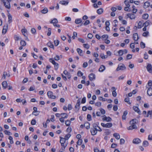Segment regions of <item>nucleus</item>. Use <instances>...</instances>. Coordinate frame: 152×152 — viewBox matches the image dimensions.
<instances>
[{
  "instance_id": "1",
  "label": "nucleus",
  "mask_w": 152,
  "mask_h": 152,
  "mask_svg": "<svg viewBox=\"0 0 152 152\" xmlns=\"http://www.w3.org/2000/svg\"><path fill=\"white\" fill-rule=\"evenodd\" d=\"M138 120L136 119H134L130 121L129 122V124L132 125L127 127V129L128 130H132L134 129H136L137 126L136 124L138 123Z\"/></svg>"
},
{
  "instance_id": "2",
  "label": "nucleus",
  "mask_w": 152,
  "mask_h": 152,
  "mask_svg": "<svg viewBox=\"0 0 152 152\" xmlns=\"http://www.w3.org/2000/svg\"><path fill=\"white\" fill-rule=\"evenodd\" d=\"M3 2L4 5L7 8L10 9V2L12 0H1Z\"/></svg>"
},
{
  "instance_id": "3",
  "label": "nucleus",
  "mask_w": 152,
  "mask_h": 152,
  "mask_svg": "<svg viewBox=\"0 0 152 152\" xmlns=\"http://www.w3.org/2000/svg\"><path fill=\"white\" fill-rule=\"evenodd\" d=\"M126 69V67L123 64H120L116 68V71H118L120 70H124Z\"/></svg>"
},
{
  "instance_id": "4",
  "label": "nucleus",
  "mask_w": 152,
  "mask_h": 152,
  "mask_svg": "<svg viewBox=\"0 0 152 152\" xmlns=\"http://www.w3.org/2000/svg\"><path fill=\"white\" fill-rule=\"evenodd\" d=\"M101 125L104 127L110 128L113 126V124L111 123H107L105 124L104 123H101Z\"/></svg>"
},
{
  "instance_id": "5",
  "label": "nucleus",
  "mask_w": 152,
  "mask_h": 152,
  "mask_svg": "<svg viewBox=\"0 0 152 152\" xmlns=\"http://www.w3.org/2000/svg\"><path fill=\"white\" fill-rule=\"evenodd\" d=\"M53 93L52 91H49L47 92V95L49 98L51 99H55L56 96L53 95Z\"/></svg>"
},
{
  "instance_id": "6",
  "label": "nucleus",
  "mask_w": 152,
  "mask_h": 152,
  "mask_svg": "<svg viewBox=\"0 0 152 152\" xmlns=\"http://www.w3.org/2000/svg\"><path fill=\"white\" fill-rule=\"evenodd\" d=\"M61 115H65V116L62 117V118H60L59 119L60 121L62 123H63L64 122V118H66L68 117V115L66 113H61Z\"/></svg>"
},
{
  "instance_id": "7",
  "label": "nucleus",
  "mask_w": 152,
  "mask_h": 152,
  "mask_svg": "<svg viewBox=\"0 0 152 152\" xmlns=\"http://www.w3.org/2000/svg\"><path fill=\"white\" fill-rule=\"evenodd\" d=\"M146 69L148 71L149 73H152V66L151 64H148L146 67Z\"/></svg>"
},
{
  "instance_id": "8",
  "label": "nucleus",
  "mask_w": 152,
  "mask_h": 152,
  "mask_svg": "<svg viewBox=\"0 0 152 152\" xmlns=\"http://www.w3.org/2000/svg\"><path fill=\"white\" fill-rule=\"evenodd\" d=\"M88 77L90 80L91 81H92L95 79V75L93 73H91L89 75Z\"/></svg>"
},
{
  "instance_id": "9",
  "label": "nucleus",
  "mask_w": 152,
  "mask_h": 152,
  "mask_svg": "<svg viewBox=\"0 0 152 152\" xmlns=\"http://www.w3.org/2000/svg\"><path fill=\"white\" fill-rule=\"evenodd\" d=\"M145 117H149L150 119L152 118V110H149L147 112L146 115H144Z\"/></svg>"
},
{
  "instance_id": "10",
  "label": "nucleus",
  "mask_w": 152,
  "mask_h": 152,
  "mask_svg": "<svg viewBox=\"0 0 152 152\" xmlns=\"http://www.w3.org/2000/svg\"><path fill=\"white\" fill-rule=\"evenodd\" d=\"M60 142L61 143V145L62 146L64 147V144L65 142V138L61 137H60Z\"/></svg>"
},
{
  "instance_id": "11",
  "label": "nucleus",
  "mask_w": 152,
  "mask_h": 152,
  "mask_svg": "<svg viewBox=\"0 0 152 152\" xmlns=\"http://www.w3.org/2000/svg\"><path fill=\"white\" fill-rule=\"evenodd\" d=\"M97 129L91 128V129L90 132L92 135H94L96 134L97 133Z\"/></svg>"
},
{
  "instance_id": "12",
  "label": "nucleus",
  "mask_w": 152,
  "mask_h": 152,
  "mask_svg": "<svg viewBox=\"0 0 152 152\" xmlns=\"http://www.w3.org/2000/svg\"><path fill=\"white\" fill-rule=\"evenodd\" d=\"M133 108L135 112L139 114H140V111L138 107L134 106L133 107Z\"/></svg>"
},
{
  "instance_id": "13",
  "label": "nucleus",
  "mask_w": 152,
  "mask_h": 152,
  "mask_svg": "<svg viewBox=\"0 0 152 152\" xmlns=\"http://www.w3.org/2000/svg\"><path fill=\"white\" fill-rule=\"evenodd\" d=\"M141 142V140L138 138L134 139L133 140V143L135 144H138Z\"/></svg>"
},
{
  "instance_id": "14",
  "label": "nucleus",
  "mask_w": 152,
  "mask_h": 152,
  "mask_svg": "<svg viewBox=\"0 0 152 152\" xmlns=\"http://www.w3.org/2000/svg\"><path fill=\"white\" fill-rule=\"evenodd\" d=\"M133 38L135 41H137L139 39L138 34L137 33L134 34L133 35Z\"/></svg>"
},
{
  "instance_id": "15",
  "label": "nucleus",
  "mask_w": 152,
  "mask_h": 152,
  "mask_svg": "<svg viewBox=\"0 0 152 152\" xmlns=\"http://www.w3.org/2000/svg\"><path fill=\"white\" fill-rule=\"evenodd\" d=\"M127 16L131 19H134L135 18V15L133 14L129 13Z\"/></svg>"
},
{
  "instance_id": "16",
  "label": "nucleus",
  "mask_w": 152,
  "mask_h": 152,
  "mask_svg": "<svg viewBox=\"0 0 152 152\" xmlns=\"http://www.w3.org/2000/svg\"><path fill=\"white\" fill-rule=\"evenodd\" d=\"M147 94L149 96H152V88L151 87L149 88L147 91Z\"/></svg>"
},
{
  "instance_id": "17",
  "label": "nucleus",
  "mask_w": 152,
  "mask_h": 152,
  "mask_svg": "<svg viewBox=\"0 0 152 152\" xmlns=\"http://www.w3.org/2000/svg\"><path fill=\"white\" fill-rule=\"evenodd\" d=\"M104 116H105V117L102 118V120L103 121H106L107 122H110L112 121V118L110 117H107L105 115Z\"/></svg>"
},
{
  "instance_id": "18",
  "label": "nucleus",
  "mask_w": 152,
  "mask_h": 152,
  "mask_svg": "<svg viewBox=\"0 0 152 152\" xmlns=\"http://www.w3.org/2000/svg\"><path fill=\"white\" fill-rule=\"evenodd\" d=\"M2 85L3 89H6L7 86V82L6 81H4L2 83Z\"/></svg>"
},
{
  "instance_id": "19",
  "label": "nucleus",
  "mask_w": 152,
  "mask_h": 152,
  "mask_svg": "<svg viewBox=\"0 0 152 152\" xmlns=\"http://www.w3.org/2000/svg\"><path fill=\"white\" fill-rule=\"evenodd\" d=\"M80 100L78 99L77 101V103L75 106V108L79 109L80 108Z\"/></svg>"
},
{
  "instance_id": "20",
  "label": "nucleus",
  "mask_w": 152,
  "mask_h": 152,
  "mask_svg": "<svg viewBox=\"0 0 152 152\" xmlns=\"http://www.w3.org/2000/svg\"><path fill=\"white\" fill-rule=\"evenodd\" d=\"M105 66L103 65H101L99 69V71L100 72H103L105 69Z\"/></svg>"
},
{
  "instance_id": "21",
  "label": "nucleus",
  "mask_w": 152,
  "mask_h": 152,
  "mask_svg": "<svg viewBox=\"0 0 152 152\" xmlns=\"http://www.w3.org/2000/svg\"><path fill=\"white\" fill-rule=\"evenodd\" d=\"M10 74H7L6 72H4V74L2 77V79H5L6 76L8 77H10Z\"/></svg>"
},
{
  "instance_id": "22",
  "label": "nucleus",
  "mask_w": 152,
  "mask_h": 152,
  "mask_svg": "<svg viewBox=\"0 0 152 152\" xmlns=\"http://www.w3.org/2000/svg\"><path fill=\"white\" fill-rule=\"evenodd\" d=\"M48 12V10L47 8L45 7L41 11V12L42 14H45L47 13Z\"/></svg>"
},
{
  "instance_id": "23",
  "label": "nucleus",
  "mask_w": 152,
  "mask_h": 152,
  "mask_svg": "<svg viewBox=\"0 0 152 152\" xmlns=\"http://www.w3.org/2000/svg\"><path fill=\"white\" fill-rule=\"evenodd\" d=\"M8 26L7 25H5L4 26L2 30V33H3L4 32V30H5L4 34L6 33L7 30L8 28Z\"/></svg>"
},
{
  "instance_id": "24",
  "label": "nucleus",
  "mask_w": 152,
  "mask_h": 152,
  "mask_svg": "<svg viewBox=\"0 0 152 152\" xmlns=\"http://www.w3.org/2000/svg\"><path fill=\"white\" fill-rule=\"evenodd\" d=\"M150 5V3L149 2L147 1L145 2L144 4V8H147Z\"/></svg>"
},
{
  "instance_id": "25",
  "label": "nucleus",
  "mask_w": 152,
  "mask_h": 152,
  "mask_svg": "<svg viewBox=\"0 0 152 152\" xmlns=\"http://www.w3.org/2000/svg\"><path fill=\"white\" fill-rule=\"evenodd\" d=\"M84 126L87 129H88L90 128V124L88 122H87L85 123Z\"/></svg>"
},
{
  "instance_id": "26",
  "label": "nucleus",
  "mask_w": 152,
  "mask_h": 152,
  "mask_svg": "<svg viewBox=\"0 0 152 152\" xmlns=\"http://www.w3.org/2000/svg\"><path fill=\"white\" fill-rule=\"evenodd\" d=\"M113 136L117 140H118L120 138V136L118 133H114L113 134Z\"/></svg>"
},
{
  "instance_id": "27",
  "label": "nucleus",
  "mask_w": 152,
  "mask_h": 152,
  "mask_svg": "<svg viewBox=\"0 0 152 152\" xmlns=\"http://www.w3.org/2000/svg\"><path fill=\"white\" fill-rule=\"evenodd\" d=\"M59 3L62 5H66L68 4L69 2L65 1H60Z\"/></svg>"
},
{
  "instance_id": "28",
  "label": "nucleus",
  "mask_w": 152,
  "mask_h": 152,
  "mask_svg": "<svg viewBox=\"0 0 152 152\" xmlns=\"http://www.w3.org/2000/svg\"><path fill=\"white\" fill-rule=\"evenodd\" d=\"M103 9L102 8H101L98 9L97 10L96 12L98 14L100 15L103 12Z\"/></svg>"
},
{
  "instance_id": "29",
  "label": "nucleus",
  "mask_w": 152,
  "mask_h": 152,
  "mask_svg": "<svg viewBox=\"0 0 152 152\" xmlns=\"http://www.w3.org/2000/svg\"><path fill=\"white\" fill-rule=\"evenodd\" d=\"M82 22V20L81 19H77L75 20V23L77 24H78L81 23Z\"/></svg>"
},
{
  "instance_id": "30",
  "label": "nucleus",
  "mask_w": 152,
  "mask_h": 152,
  "mask_svg": "<svg viewBox=\"0 0 152 152\" xmlns=\"http://www.w3.org/2000/svg\"><path fill=\"white\" fill-rule=\"evenodd\" d=\"M47 45L48 47H50L51 48L54 49V45L50 42H48L47 44Z\"/></svg>"
},
{
  "instance_id": "31",
  "label": "nucleus",
  "mask_w": 152,
  "mask_h": 152,
  "mask_svg": "<svg viewBox=\"0 0 152 152\" xmlns=\"http://www.w3.org/2000/svg\"><path fill=\"white\" fill-rule=\"evenodd\" d=\"M148 17V15L147 14H144L142 16V18L143 19L147 20Z\"/></svg>"
},
{
  "instance_id": "32",
  "label": "nucleus",
  "mask_w": 152,
  "mask_h": 152,
  "mask_svg": "<svg viewBox=\"0 0 152 152\" xmlns=\"http://www.w3.org/2000/svg\"><path fill=\"white\" fill-rule=\"evenodd\" d=\"M8 22L9 23H10L12 21V15L9 14V15H8Z\"/></svg>"
},
{
  "instance_id": "33",
  "label": "nucleus",
  "mask_w": 152,
  "mask_h": 152,
  "mask_svg": "<svg viewBox=\"0 0 152 152\" xmlns=\"http://www.w3.org/2000/svg\"><path fill=\"white\" fill-rule=\"evenodd\" d=\"M20 45L21 46H25L26 45V43L24 40H21L20 42Z\"/></svg>"
},
{
  "instance_id": "34",
  "label": "nucleus",
  "mask_w": 152,
  "mask_h": 152,
  "mask_svg": "<svg viewBox=\"0 0 152 152\" xmlns=\"http://www.w3.org/2000/svg\"><path fill=\"white\" fill-rule=\"evenodd\" d=\"M118 56H121L124 54V50H120L118 52Z\"/></svg>"
},
{
  "instance_id": "35",
  "label": "nucleus",
  "mask_w": 152,
  "mask_h": 152,
  "mask_svg": "<svg viewBox=\"0 0 152 152\" xmlns=\"http://www.w3.org/2000/svg\"><path fill=\"white\" fill-rule=\"evenodd\" d=\"M77 53H78L79 54L80 56H81L82 55V53L83 51L81 50L80 48H77Z\"/></svg>"
},
{
  "instance_id": "36",
  "label": "nucleus",
  "mask_w": 152,
  "mask_h": 152,
  "mask_svg": "<svg viewBox=\"0 0 152 152\" xmlns=\"http://www.w3.org/2000/svg\"><path fill=\"white\" fill-rule=\"evenodd\" d=\"M102 39L104 40L108 38V36L107 34H104L102 36Z\"/></svg>"
},
{
  "instance_id": "37",
  "label": "nucleus",
  "mask_w": 152,
  "mask_h": 152,
  "mask_svg": "<svg viewBox=\"0 0 152 152\" xmlns=\"http://www.w3.org/2000/svg\"><path fill=\"white\" fill-rule=\"evenodd\" d=\"M58 23V21L56 18H54L50 22V23L53 24L57 23Z\"/></svg>"
},
{
  "instance_id": "38",
  "label": "nucleus",
  "mask_w": 152,
  "mask_h": 152,
  "mask_svg": "<svg viewBox=\"0 0 152 152\" xmlns=\"http://www.w3.org/2000/svg\"><path fill=\"white\" fill-rule=\"evenodd\" d=\"M148 142L147 141H144L143 142V145L144 147H146L148 145Z\"/></svg>"
},
{
  "instance_id": "39",
  "label": "nucleus",
  "mask_w": 152,
  "mask_h": 152,
  "mask_svg": "<svg viewBox=\"0 0 152 152\" xmlns=\"http://www.w3.org/2000/svg\"><path fill=\"white\" fill-rule=\"evenodd\" d=\"M150 23V22L149 20H147L143 23V26L144 25L145 26L147 27L149 25Z\"/></svg>"
},
{
  "instance_id": "40",
  "label": "nucleus",
  "mask_w": 152,
  "mask_h": 152,
  "mask_svg": "<svg viewBox=\"0 0 152 152\" xmlns=\"http://www.w3.org/2000/svg\"><path fill=\"white\" fill-rule=\"evenodd\" d=\"M99 124V123H94L93 124V129H97L96 127H98V125Z\"/></svg>"
},
{
  "instance_id": "41",
  "label": "nucleus",
  "mask_w": 152,
  "mask_h": 152,
  "mask_svg": "<svg viewBox=\"0 0 152 152\" xmlns=\"http://www.w3.org/2000/svg\"><path fill=\"white\" fill-rule=\"evenodd\" d=\"M8 139L10 140V143L11 144H12L14 143V142L13 140V138L12 136H10L9 137Z\"/></svg>"
},
{
  "instance_id": "42",
  "label": "nucleus",
  "mask_w": 152,
  "mask_h": 152,
  "mask_svg": "<svg viewBox=\"0 0 152 152\" xmlns=\"http://www.w3.org/2000/svg\"><path fill=\"white\" fill-rule=\"evenodd\" d=\"M142 22L141 21H139L138 24L137 28H141L142 27Z\"/></svg>"
},
{
  "instance_id": "43",
  "label": "nucleus",
  "mask_w": 152,
  "mask_h": 152,
  "mask_svg": "<svg viewBox=\"0 0 152 152\" xmlns=\"http://www.w3.org/2000/svg\"><path fill=\"white\" fill-rule=\"evenodd\" d=\"M4 132L7 135H8L12 134L10 132H9L6 130H4Z\"/></svg>"
},
{
  "instance_id": "44",
  "label": "nucleus",
  "mask_w": 152,
  "mask_h": 152,
  "mask_svg": "<svg viewBox=\"0 0 152 152\" xmlns=\"http://www.w3.org/2000/svg\"><path fill=\"white\" fill-rule=\"evenodd\" d=\"M71 122L70 120H66L65 121L66 125L67 126H69L70 125Z\"/></svg>"
},
{
  "instance_id": "45",
  "label": "nucleus",
  "mask_w": 152,
  "mask_h": 152,
  "mask_svg": "<svg viewBox=\"0 0 152 152\" xmlns=\"http://www.w3.org/2000/svg\"><path fill=\"white\" fill-rule=\"evenodd\" d=\"M55 69L57 70L58 68V63L56 62L54 64Z\"/></svg>"
},
{
  "instance_id": "46",
  "label": "nucleus",
  "mask_w": 152,
  "mask_h": 152,
  "mask_svg": "<svg viewBox=\"0 0 152 152\" xmlns=\"http://www.w3.org/2000/svg\"><path fill=\"white\" fill-rule=\"evenodd\" d=\"M140 47L142 48H144L145 47V44L142 42H140Z\"/></svg>"
},
{
  "instance_id": "47",
  "label": "nucleus",
  "mask_w": 152,
  "mask_h": 152,
  "mask_svg": "<svg viewBox=\"0 0 152 152\" xmlns=\"http://www.w3.org/2000/svg\"><path fill=\"white\" fill-rule=\"evenodd\" d=\"M83 47L86 49H88L89 48V45L88 44H83Z\"/></svg>"
},
{
  "instance_id": "48",
  "label": "nucleus",
  "mask_w": 152,
  "mask_h": 152,
  "mask_svg": "<svg viewBox=\"0 0 152 152\" xmlns=\"http://www.w3.org/2000/svg\"><path fill=\"white\" fill-rule=\"evenodd\" d=\"M83 73H82L80 71H78L77 73V75L78 76L80 77L83 76Z\"/></svg>"
},
{
  "instance_id": "49",
  "label": "nucleus",
  "mask_w": 152,
  "mask_h": 152,
  "mask_svg": "<svg viewBox=\"0 0 152 152\" xmlns=\"http://www.w3.org/2000/svg\"><path fill=\"white\" fill-rule=\"evenodd\" d=\"M132 56L131 54H128L126 56V59L129 60L130 59L132 58Z\"/></svg>"
},
{
  "instance_id": "50",
  "label": "nucleus",
  "mask_w": 152,
  "mask_h": 152,
  "mask_svg": "<svg viewBox=\"0 0 152 152\" xmlns=\"http://www.w3.org/2000/svg\"><path fill=\"white\" fill-rule=\"evenodd\" d=\"M14 38L15 41H18L20 39L19 37L17 35H14Z\"/></svg>"
},
{
  "instance_id": "51",
  "label": "nucleus",
  "mask_w": 152,
  "mask_h": 152,
  "mask_svg": "<svg viewBox=\"0 0 152 152\" xmlns=\"http://www.w3.org/2000/svg\"><path fill=\"white\" fill-rule=\"evenodd\" d=\"M59 41L58 40H56L54 41V45L55 46H57L59 44Z\"/></svg>"
},
{
  "instance_id": "52",
  "label": "nucleus",
  "mask_w": 152,
  "mask_h": 152,
  "mask_svg": "<svg viewBox=\"0 0 152 152\" xmlns=\"http://www.w3.org/2000/svg\"><path fill=\"white\" fill-rule=\"evenodd\" d=\"M87 118L88 121H90L91 120V115L89 114H88L87 116Z\"/></svg>"
},
{
  "instance_id": "53",
  "label": "nucleus",
  "mask_w": 152,
  "mask_h": 152,
  "mask_svg": "<svg viewBox=\"0 0 152 152\" xmlns=\"http://www.w3.org/2000/svg\"><path fill=\"white\" fill-rule=\"evenodd\" d=\"M100 56L102 58V59H104L107 58V56H104V54H102L100 55Z\"/></svg>"
},
{
  "instance_id": "54",
  "label": "nucleus",
  "mask_w": 152,
  "mask_h": 152,
  "mask_svg": "<svg viewBox=\"0 0 152 152\" xmlns=\"http://www.w3.org/2000/svg\"><path fill=\"white\" fill-rule=\"evenodd\" d=\"M33 109L34 110V111L32 113V115H34V113L36 112H38V111H37V108L36 107H33Z\"/></svg>"
},
{
  "instance_id": "55",
  "label": "nucleus",
  "mask_w": 152,
  "mask_h": 152,
  "mask_svg": "<svg viewBox=\"0 0 152 152\" xmlns=\"http://www.w3.org/2000/svg\"><path fill=\"white\" fill-rule=\"evenodd\" d=\"M51 29L50 28H48V32L47 33V35L48 36H50L51 34Z\"/></svg>"
},
{
  "instance_id": "56",
  "label": "nucleus",
  "mask_w": 152,
  "mask_h": 152,
  "mask_svg": "<svg viewBox=\"0 0 152 152\" xmlns=\"http://www.w3.org/2000/svg\"><path fill=\"white\" fill-rule=\"evenodd\" d=\"M129 7H126L124 8V10L126 11L130 12L131 11V9L129 8Z\"/></svg>"
},
{
  "instance_id": "57",
  "label": "nucleus",
  "mask_w": 152,
  "mask_h": 152,
  "mask_svg": "<svg viewBox=\"0 0 152 152\" xmlns=\"http://www.w3.org/2000/svg\"><path fill=\"white\" fill-rule=\"evenodd\" d=\"M31 31L32 34H34L36 32V30L34 28H32L31 29Z\"/></svg>"
},
{
  "instance_id": "58",
  "label": "nucleus",
  "mask_w": 152,
  "mask_h": 152,
  "mask_svg": "<svg viewBox=\"0 0 152 152\" xmlns=\"http://www.w3.org/2000/svg\"><path fill=\"white\" fill-rule=\"evenodd\" d=\"M101 103L100 102H97L95 104V105L98 107H100L101 106Z\"/></svg>"
},
{
  "instance_id": "59",
  "label": "nucleus",
  "mask_w": 152,
  "mask_h": 152,
  "mask_svg": "<svg viewBox=\"0 0 152 152\" xmlns=\"http://www.w3.org/2000/svg\"><path fill=\"white\" fill-rule=\"evenodd\" d=\"M36 121L35 119H33L31 122V124L32 125H34L36 124Z\"/></svg>"
},
{
  "instance_id": "60",
  "label": "nucleus",
  "mask_w": 152,
  "mask_h": 152,
  "mask_svg": "<svg viewBox=\"0 0 152 152\" xmlns=\"http://www.w3.org/2000/svg\"><path fill=\"white\" fill-rule=\"evenodd\" d=\"M148 32L146 31L144 32L142 34V36L144 37H146L148 35Z\"/></svg>"
},
{
  "instance_id": "61",
  "label": "nucleus",
  "mask_w": 152,
  "mask_h": 152,
  "mask_svg": "<svg viewBox=\"0 0 152 152\" xmlns=\"http://www.w3.org/2000/svg\"><path fill=\"white\" fill-rule=\"evenodd\" d=\"M70 136L71 135L70 134H68L65 136V139L66 140H68V139L69 138V137H70Z\"/></svg>"
},
{
  "instance_id": "62",
  "label": "nucleus",
  "mask_w": 152,
  "mask_h": 152,
  "mask_svg": "<svg viewBox=\"0 0 152 152\" xmlns=\"http://www.w3.org/2000/svg\"><path fill=\"white\" fill-rule=\"evenodd\" d=\"M148 86L150 87H152V81L149 80L148 81Z\"/></svg>"
},
{
  "instance_id": "63",
  "label": "nucleus",
  "mask_w": 152,
  "mask_h": 152,
  "mask_svg": "<svg viewBox=\"0 0 152 152\" xmlns=\"http://www.w3.org/2000/svg\"><path fill=\"white\" fill-rule=\"evenodd\" d=\"M82 142V140H79L77 142V144L78 145H80Z\"/></svg>"
},
{
  "instance_id": "64",
  "label": "nucleus",
  "mask_w": 152,
  "mask_h": 152,
  "mask_svg": "<svg viewBox=\"0 0 152 152\" xmlns=\"http://www.w3.org/2000/svg\"><path fill=\"white\" fill-rule=\"evenodd\" d=\"M124 3L126 7H129L130 5L129 4V2L127 0H125L124 1Z\"/></svg>"
}]
</instances>
